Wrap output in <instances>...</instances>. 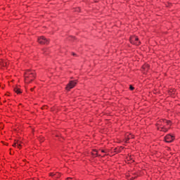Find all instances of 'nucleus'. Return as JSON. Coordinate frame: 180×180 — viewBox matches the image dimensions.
<instances>
[{
    "label": "nucleus",
    "mask_w": 180,
    "mask_h": 180,
    "mask_svg": "<svg viewBox=\"0 0 180 180\" xmlns=\"http://www.w3.org/2000/svg\"><path fill=\"white\" fill-rule=\"evenodd\" d=\"M129 89L130 91H134V88L131 85L129 86Z\"/></svg>",
    "instance_id": "nucleus-15"
},
{
    "label": "nucleus",
    "mask_w": 180,
    "mask_h": 180,
    "mask_svg": "<svg viewBox=\"0 0 180 180\" xmlns=\"http://www.w3.org/2000/svg\"><path fill=\"white\" fill-rule=\"evenodd\" d=\"M156 124H157L158 130H160V131H164L165 133L168 131V128H164V124H168V123L167 122V120L165 119L159 120L157 122Z\"/></svg>",
    "instance_id": "nucleus-2"
},
{
    "label": "nucleus",
    "mask_w": 180,
    "mask_h": 180,
    "mask_svg": "<svg viewBox=\"0 0 180 180\" xmlns=\"http://www.w3.org/2000/svg\"><path fill=\"white\" fill-rule=\"evenodd\" d=\"M75 12H81V8H79V7L77 8Z\"/></svg>",
    "instance_id": "nucleus-14"
},
{
    "label": "nucleus",
    "mask_w": 180,
    "mask_h": 180,
    "mask_svg": "<svg viewBox=\"0 0 180 180\" xmlns=\"http://www.w3.org/2000/svg\"><path fill=\"white\" fill-rule=\"evenodd\" d=\"M134 135L127 132L125 134V138L124 139V143H129V140H131V139H134Z\"/></svg>",
    "instance_id": "nucleus-7"
},
{
    "label": "nucleus",
    "mask_w": 180,
    "mask_h": 180,
    "mask_svg": "<svg viewBox=\"0 0 180 180\" xmlns=\"http://www.w3.org/2000/svg\"><path fill=\"white\" fill-rule=\"evenodd\" d=\"M148 70H150V65L146 63L142 66V71L143 72V74L148 72Z\"/></svg>",
    "instance_id": "nucleus-8"
},
{
    "label": "nucleus",
    "mask_w": 180,
    "mask_h": 180,
    "mask_svg": "<svg viewBox=\"0 0 180 180\" xmlns=\"http://www.w3.org/2000/svg\"><path fill=\"white\" fill-rule=\"evenodd\" d=\"M167 123L164 124V129H167V131L169 130L171 125L172 124V122L170 120H167Z\"/></svg>",
    "instance_id": "nucleus-9"
},
{
    "label": "nucleus",
    "mask_w": 180,
    "mask_h": 180,
    "mask_svg": "<svg viewBox=\"0 0 180 180\" xmlns=\"http://www.w3.org/2000/svg\"><path fill=\"white\" fill-rule=\"evenodd\" d=\"M13 147H18V148H22V143H20V141H17L13 145Z\"/></svg>",
    "instance_id": "nucleus-11"
},
{
    "label": "nucleus",
    "mask_w": 180,
    "mask_h": 180,
    "mask_svg": "<svg viewBox=\"0 0 180 180\" xmlns=\"http://www.w3.org/2000/svg\"><path fill=\"white\" fill-rule=\"evenodd\" d=\"M129 179H134V178L131 177V178H129Z\"/></svg>",
    "instance_id": "nucleus-18"
},
{
    "label": "nucleus",
    "mask_w": 180,
    "mask_h": 180,
    "mask_svg": "<svg viewBox=\"0 0 180 180\" xmlns=\"http://www.w3.org/2000/svg\"><path fill=\"white\" fill-rule=\"evenodd\" d=\"M75 85H77V80L70 81L66 86V90L70 91V89H72Z\"/></svg>",
    "instance_id": "nucleus-5"
},
{
    "label": "nucleus",
    "mask_w": 180,
    "mask_h": 180,
    "mask_svg": "<svg viewBox=\"0 0 180 180\" xmlns=\"http://www.w3.org/2000/svg\"><path fill=\"white\" fill-rule=\"evenodd\" d=\"M31 91H33V89H31Z\"/></svg>",
    "instance_id": "nucleus-20"
},
{
    "label": "nucleus",
    "mask_w": 180,
    "mask_h": 180,
    "mask_svg": "<svg viewBox=\"0 0 180 180\" xmlns=\"http://www.w3.org/2000/svg\"><path fill=\"white\" fill-rule=\"evenodd\" d=\"M38 43H39V44H49V41L44 37H40L38 38Z\"/></svg>",
    "instance_id": "nucleus-6"
},
{
    "label": "nucleus",
    "mask_w": 180,
    "mask_h": 180,
    "mask_svg": "<svg viewBox=\"0 0 180 180\" xmlns=\"http://www.w3.org/2000/svg\"><path fill=\"white\" fill-rule=\"evenodd\" d=\"M6 96H9V95H8V94H6Z\"/></svg>",
    "instance_id": "nucleus-19"
},
{
    "label": "nucleus",
    "mask_w": 180,
    "mask_h": 180,
    "mask_svg": "<svg viewBox=\"0 0 180 180\" xmlns=\"http://www.w3.org/2000/svg\"><path fill=\"white\" fill-rule=\"evenodd\" d=\"M44 54H47L46 53H47V49H44Z\"/></svg>",
    "instance_id": "nucleus-16"
},
{
    "label": "nucleus",
    "mask_w": 180,
    "mask_h": 180,
    "mask_svg": "<svg viewBox=\"0 0 180 180\" xmlns=\"http://www.w3.org/2000/svg\"><path fill=\"white\" fill-rule=\"evenodd\" d=\"M101 153H106V150H101Z\"/></svg>",
    "instance_id": "nucleus-17"
},
{
    "label": "nucleus",
    "mask_w": 180,
    "mask_h": 180,
    "mask_svg": "<svg viewBox=\"0 0 180 180\" xmlns=\"http://www.w3.org/2000/svg\"><path fill=\"white\" fill-rule=\"evenodd\" d=\"M129 41L131 44H134V46H140L141 42L139 40V37L136 36H131L129 39Z\"/></svg>",
    "instance_id": "nucleus-3"
},
{
    "label": "nucleus",
    "mask_w": 180,
    "mask_h": 180,
    "mask_svg": "<svg viewBox=\"0 0 180 180\" xmlns=\"http://www.w3.org/2000/svg\"><path fill=\"white\" fill-rule=\"evenodd\" d=\"M98 155H99V151H98L96 150H93L92 155L94 157H98Z\"/></svg>",
    "instance_id": "nucleus-13"
},
{
    "label": "nucleus",
    "mask_w": 180,
    "mask_h": 180,
    "mask_svg": "<svg viewBox=\"0 0 180 180\" xmlns=\"http://www.w3.org/2000/svg\"><path fill=\"white\" fill-rule=\"evenodd\" d=\"M14 92H15V94L19 95L22 93V91L20 90V89H19V87L16 86L14 88Z\"/></svg>",
    "instance_id": "nucleus-12"
},
{
    "label": "nucleus",
    "mask_w": 180,
    "mask_h": 180,
    "mask_svg": "<svg viewBox=\"0 0 180 180\" xmlns=\"http://www.w3.org/2000/svg\"><path fill=\"white\" fill-rule=\"evenodd\" d=\"M50 176H52V178H60V176H61V174L58 173V172H56V173H50Z\"/></svg>",
    "instance_id": "nucleus-10"
},
{
    "label": "nucleus",
    "mask_w": 180,
    "mask_h": 180,
    "mask_svg": "<svg viewBox=\"0 0 180 180\" xmlns=\"http://www.w3.org/2000/svg\"><path fill=\"white\" fill-rule=\"evenodd\" d=\"M175 140V136L172 134H167L165 136V141L166 143H172V141Z\"/></svg>",
    "instance_id": "nucleus-4"
},
{
    "label": "nucleus",
    "mask_w": 180,
    "mask_h": 180,
    "mask_svg": "<svg viewBox=\"0 0 180 180\" xmlns=\"http://www.w3.org/2000/svg\"><path fill=\"white\" fill-rule=\"evenodd\" d=\"M73 56H75V53H73Z\"/></svg>",
    "instance_id": "nucleus-21"
},
{
    "label": "nucleus",
    "mask_w": 180,
    "mask_h": 180,
    "mask_svg": "<svg viewBox=\"0 0 180 180\" xmlns=\"http://www.w3.org/2000/svg\"><path fill=\"white\" fill-rule=\"evenodd\" d=\"M24 77L25 84H30L36 78V72L34 70H27L25 71Z\"/></svg>",
    "instance_id": "nucleus-1"
}]
</instances>
